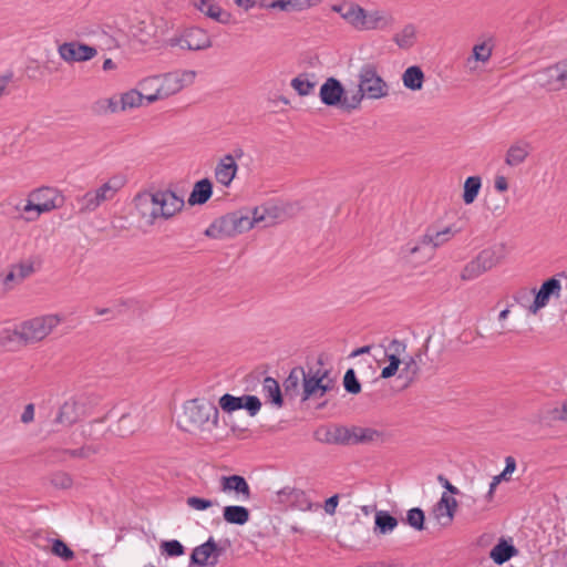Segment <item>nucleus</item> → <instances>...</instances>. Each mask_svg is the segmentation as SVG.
<instances>
[{
    "label": "nucleus",
    "instance_id": "f257e3e1",
    "mask_svg": "<svg viewBox=\"0 0 567 567\" xmlns=\"http://www.w3.org/2000/svg\"><path fill=\"white\" fill-rule=\"evenodd\" d=\"M218 417L219 411L213 402L204 398H196L184 403L179 426L188 433L212 431L218 426Z\"/></svg>",
    "mask_w": 567,
    "mask_h": 567
},
{
    "label": "nucleus",
    "instance_id": "f03ea898",
    "mask_svg": "<svg viewBox=\"0 0 567 567\" xmlns=\"http://www.w3.org/2000/svg\"><path fill=\"white\" fill-rule=\"evenodd\" d=\"M359 89L352 94V102L360 107L364 96L372 100L385 97L389 85L378 72V65L372 62L364 63L359 71Z\"/></svg>",
    "mask_w": 567,
    "mask_h": 567
},
{
    "label": "nucleus",
    "instance_id": "7ed1b4c3",
    "mask_svg": "<svg viewBox=\"0 0 567 567\" xmlns=\"http://www.w3.org/2000/svg\"><path fill=\"white\" fill-rule=\"evenodd\" d=\"M64 204V196L53 187L43 186L30 194V198L22 207L27 221H33L39 218L43 213L62 207Z\"/></svg>",
    "mask_w": 567,
    "mask_h": 567
},
{
    "label": "nucleus",
    "instance_id": "20e7f679",
    "mask_svg": "<svg viewBox=\"0 0 567 567\" xmlns=\"http://www.w3.org/2000/svg\"><path fill=\"white\" fill-rule=\"evenodd\" d=\"M249 208H241L215 219L205 230L209 238L233 237L251 229L248 223Z\"/></svg>",
    "mask_w": 567,
    "mask_h": 567
},
{
    "label": "nucleus",
    "instance_id": "39448f33",
    "mask_svg": "<svg viewBox=\"0 0 567 567\" xmlns=\"http://www.w3.org/2000/svg\"><path fill=\"white\" fill-rule=\"evenodd\" d=\"M319 97L322 104L328 107H338L343 112L350 113L359 109L358 104L352 102V95L348 97L347 91L337 78H328L320 86Z\"/></svg>",
    "mask_w": 567,
    "mask_h": 567
},
{
    "label": "nucleus",
    "instance_id": "423d86ee",
    "mask_svg": "<svg viewBox=\"0 0 567 567\" xmlns=\"http://www.w3.org/2000/svg\"><path fill=\"white\" fill-rule=\"evenodd\" d=\"M63 318L59 315H45L35 317L24 321L20 330H14L24 342L41 341L44 339L61 321Z\"/></svg>",
    "mask_w": 567,
    "mask_h": 567
},
{
    "label": "nucleus",
    "instance_id": "0eeeda50",
    "mask_svg": "<svg viewBox=\"0 0 567 567\" xmlns=\"http://www.w3.org/2000/svg\"><path fill=\"white\" fill-rule=\"evenodd\" d=\"M505 257L504 245L483 249L475 259L470 261L462 270L463 280H472L495 267Z\"/></svg>",
    "mask_w": 567,
    "mask_h": 567
},
{
    "label": "nucleus",
    "instance_id": "6e6552de",
    "mask_svg": "<svg viewBox=\"0 0 567 567\" xmlns=\"http://www.w3.org/2000/svg\"><path fill=\"white\" fill-rule=\"evenodd\" d=\"M178 81L174 72L167 73L163 78L152 76L143 80L141 82L143 91L148 90V86H156L154 94L145 95V100L147 103H153L178 93L183 90V84H179Z\"/></svg>",
    "mask_w": 567,
    "mask_h": 567
},
{
    "label": "nucleus",
    "instance_id": "1a4fd4ad",
    "mask_svg": "<svg viewBox=\"0 0 567 567\" xmlns=\"http://www.w3.org/2000/svg\"><path fill=\"white\" fill-rule=\"evenodd\" d=\"M167 45L179 47L189 51H199L213 45L208 33L198 27L187 28L181 35L169 38Z\"/></svg>",
    "mask_w": 567,
    "mask_h": 567
},
{
    "label": "nucleus",
    "instance_id": "9d476101",
    "mask_svg": "<svg viewBox=\"0 0 567 567\" xmlns=\"http://www.w3.org/2000/svg\"><path fill=\"white\" fill-rule=\"evenodd\" d=\"M155 198L157 206H154L153 210H151V224L157 217L165 219L173 217L176 213L181 212L185 205L183 197H179L171 189L156 192Z\"/></svg>",
    "mask_w": 567,
    "mask_h": 567
},
{
    "label": "nucleus",
    "instance_id": "9b49d317",
    "mask_svg": "<svg viewBox=\"0 0 567 567\" xmlns=\"http://www.w3.org/2000/svg\"><path fill=\"white\" fill-rule=\"evenodd\" d=\"M219 406L226 413H233L237 410L244 409L250 416L257 415L261 408V401L258 396L251 394H244L241 396H235L229 393H225L219 398Z\"/></svg>",
    "mask_w": 567,
    "mask_h": 567
},
{
    "label": "nucleus",
    "instance_id": "f8f14e48",
    "mask_svg": "<svg viewBox=\"0 0 567 567\" xmlns=\"http://www.w3.org/2000/svg\"><path fill=\"white\" fill-rule=\"evenodd\" d=\"M224 548L218 546L213 537H209L204 544L193 549L190 554V565L206 567L215 566L218 557L224 553Z\"/></svg>",
    "mask_w": 567,
    "mask_h": 567
},
{
    "label": "nucleus",
    "instance_id": "ddd939ff",
    "mask_svg": "<svg viewBox=\"0 0 567 567\" xmlns=\"http://www.w3.org/2000/svg\"><path fill=\"white\" fill-rule=\"evenodd\" d=\"M58 52L61 59L69 63L90 61L97 54L94 47L79 41L60 44Z\"/></svg>",
    "mask_w": 567,
    "mask_h": 567
},
{
    "label": "nucleus",
    "instance_id": "4468645a",
    "mask_svg": "<svg viewBox=\"0 0 567 567\" xmlns=\"http://www.w3.org/2000/svg\"><path fill=\"white\" fill-rule=\"evenodd\" d=\"M333 391H340L336 377L321 381H319V378H316L309 383L302 384L301 402L321 399Z\"/></svg>",
    "mask_w": 567,
    "mask_h": 567
},
{
    "label": "nucleus",
    "instance_id": "2eb2a0df",
    "mask_svg": "<svg viewBox=\"0 0 567 567\" xmlns=\"http://www.w3.org/2000/svg\"><path fill=\"white\" fill-rule=\"evenodd\" d=\"M561 290L560 281L556 277L546 279L538 290L535 289V297L528 310L537 313L542 308L546 307L551 296H559Z\"/></svg>",
    "mask_w": 567,
    "mask_h": 567
},
{
    "label": "nucleus",
    "instance_id": "dca6fc26",
    "mask_svg": "<svg viewBox=\"0 0 567 567\" xmlns=\"http://www.w3.org/2000/svg\"><path fill=\"white\" fill-rule=\"evenodd\" d=\"M534 76L535 82L547 91L556 92L564 89L558 62L537 71Z\"/></svg>",
    "mask_w": 567,
    "mask_h": 567
},
{
    "label": "nucleus",
    "instance_id": "f3484780",
    "mask_svg": "<svg viewBox=\"0 0 567 567\" xmlns=\"http://www.w3.org/2000/svg\"><path fill=\"white\" fill-rule=\"evenodd\" d=\"M277 494L280 503H286L296 509L310 511L312 508L310 498L302 489L287 486L280 489Z\"/></svg>",
    "mask_w": 567,
    "mask_h": 567
},
{
    "label": "nucleus",
    "instance_id": "a211bd4d",
    "mask_svg": "<svg viewBox=\"0 0 567 567\" xmlns=\"http://www.w3.org/2000/svg\"><path fill=\"white\" fill-rule=\"evenodd\" d=\"M302 384H305V368L301 365L293 367L282 382L284 395L288 400L301 398Z\"/></svg>",
    "mask_w": 567,
    "mask_h": 567
},
{
    "label": "nucleus",
    "instance_id": "6ab92c4d",
    "mask_svg": "<svg viewBox=\"0 0 567 567\" xmlns=\"http://www.w3.org/2000/svg\"><path fill=\"white\" fill-rule=\"evenodd\" d=\"M456 508L457 501L443 493L441 499L434 505L432 513L442 526H447L452 523Z\"/></svg>",
    "mask_w": 567,
    "mask_h": 567
},
{
    "label": "nucleus",
    "instance_id": "aec40b11",
    "mask_svg": "<svg viewBox=\"0 0 567 567\" xmlns=\"http://www.w3.org/2000/svg\"><path fill=\"white\" fill-rule=\"evenodd\" d=\"M238 165L231 154L225 155L216 165L215 178L223 186L228 187L235 178Z\"/></svg>",
    "mask_w": 567,
    "mask_h": 567
},
{
    "label": "nucleus",
    "instance_id": "412c9836",
    "mask_svg": "<svg viewBox=\"0 0 567 567\" xmlns=\"http://www.w3.org/2000/svg\"><path fill=\"white\" fill-rule=\"evenodd\" d=\"M203 14L213 19L214 21L221 24H229L231 21V13L224 10L214 0H199L198 3L194 4Z\"/></svg>",
    "mask_w": 567,
    "mask_h": 567
},
{
    "label": "nucleus",
    "instance_id": "4be33fe9",
    "mask_svg": "<svg viewBox=\"0 0 567 567\" xmlns=\"http://www.w3.org/2000/svg\"><path fill=\"white\" fill-rule=\"evenodd\" d=\"M80 409L81 406L79 402L74 398H71L59 408L58 414L53 422L55 424L71 426L79 421Z\"/></svg>",
    "mask_w": 567,
    "mask_h": 567
},
{
    "label": "nucleus",
    "instance_id": "5701e85b",
    "mask_svg": "<svg viewBox=\"0 0 567 567\" xmlns=\"http://www.w3.org/2000/svg\"><path fill=\"white\" fill-rule=\"evenodd\" d=\"M220 489L223 492H235L236 494L241 495L244 499H249L251 497L250 487L246 478L241 475L233 474L229 476H221Z\"/></svg>",
    "mask_w": 567,
    "mask_h": 567
},
{
    "label": "nucleus",
    "instance_id": "b1692460",
    "mask_svg": "<svg viewBox=\"0 0 567 567\" xmlns=\"http://www.w3.org/2000/svg\"><path fill=\"white\" fill-rule=\"evenodd\" d=\"M279 217V209L277 206H268L262 205L260 207H255L254 209H249L248 223L251 224V227L255 224L264 223V226H270L276 223V219Z\"/></svg>",
    "mask_w": 567,
    "mask_h": 567
},
{
    "label": "nucleus",
    "instance_id": "393cba45",
    "mask_svg": "<svg viewBox=\"0 0 567 567\" xmlns=\"http://www.w3.org/2000/svg\"><path fill=\"white\" fill-rule=\"evenodd\" d=\"M213 182L209 178H203L194 184L188 197L190 206L206 204L213 195Z\"/></svg>",
    "mask_w": 567,
    "mask_h": 567
},
{
    "label": "nucleus",
    "instance_id": "a878e982",
    "mask_svg": "<svg viewBox=\"0 0 567 567\" xmlns=\"http://www.w3.org/2000/svg\"><path fill=\"white\" fill-rule=\"evenodd\" d=\"M349 430V445L350 444H368L378 441L383 436V433L371 427L351 426Z\"/></svg>",
    "mask_w": 567,
    "mask_h": 567
},
{
    "label": "nucleus",
    "instance_id": "bb28decb",
    "mask_svg": "<svg viewBox=\"0 0 567 567\" xmlns=\"http://www.w3.org/2000/svg\"><path fill=\"white\" fill-rule=\"evenodd\" d=\"M262 393L266 401L276 408H282L285 400L279 382L271 377H266L262 381Z\"/></svg>",
    "mask_w": 567,
    "mask_h": 567
},
{
    "label": "nucleus",
    "instance_id": "cd10ccee",
    "mask_svg": "<svg viewBox=\"0 0 567 567\" xmlns=\"http://www.w3.org/2000/svg\"><path fill=\"white\" fill-rule=\"evenodd\" d=\"M518 554V549L508 540L501 539L489 551V557L497 565H503Z\"/></svg>",
    "mask_w": 567,
    "mask_h": 567
},
{
    "label": "nucleus",
    "instance_id": "c85d7f7f",
    "mask_svg": "<svg viewBox=\"0 0 567 567\" xmlns=\"http://www.w3.org/2000/svg\"><path fill=\"white\" fill-rule=\"evenodd\" d=\"M516 468V461L513 456H507L505 458V468L502 471L501 474L493 477L492 482L488 484V489L484 494V498L487 503L492 502L494 498V493L497 487V485L502 481H508L509 476L513 474V472Z\"/></svg>",
    "mask_w": 567,
    "mask_h": 567
},
{
    "label": "nucleus",
    "instance_id": "c756f323",
    "mask_svg": "<svg viewBox=\"0 0 567 567\" xmlns=\"http://www.w3.org/2000/svg\"><path fill=\"white\" fill-rule=\"evenodd\" d=\"M530 145L527 142H518L509 146L506 152L505 163L508 166H518L525 162L529 155Z\"/></svg>",
    "mask_w": 567,
    "mask_h": 567
},
{
    "label": "nucleus",
    "instance_id": "7c9ffc66",
    "mask_svg": "<svg viewBox=\"0 0 567 567\" xmlns=\"http://www.w3.org/2000/svg\"><path fill=\"white\" fill-rule=\"evenodd\" d=\"M223 518L228 524L241 526L249 520L250 512L240 505H228L223 508Z\"/></svg>",
    "mask_w": 567,
    "mask_h": 567
},
{
    "label": "nucleus",
    "instance_id": "2f4dec72",
    "mask_svg": "<svg viewBox=\"0 0 567 567\" xmlns=\"http://www.w3.org/2000/svg\"><path fill=\"white\" fill-rule=\"evenodd\" d=\"M399 522L396 517L386 511H375L374 515V533L377 535H386L395 529Z\"/></svg>",
    "mask_w": 567,
    "mask_h": 567
},
{
    "label": "nucleus",
    "instance_id": "473e14b6",
    "mask_svg": "<svg viewBox=\"0 0 567 567\" xmlns=\"http://www.w3.org/2000/svg\"><path fill=\"white\" fill-rule=\"evenodd\" d=\"M424 72L419 65L409 66L402 74V81L406 89L419 91L424 83Z\"/></svg>",
    "mask_w": 567,
    "mask_h": 567
},
{
    "label": "nucleus",
    "instance_id": "72a5a7b5",
    "mask_svg": "<svg viewBox=\"0 0 567 567\" xmlns=\"http://www.w3.org/2000/svg\"><path fill=\"white\" fill-rule=\"evenodd\" d=\"M140 425V416L137 413L132 412L123 413L117 421L115 429L116 435L125 437L133 434Z\"/></svg>",
    "mask_w": 567,
    "mask_h": 567
},
{
    "label": "nucleus",
    "instance_id": "f704fd0d",
    "mask_svg": "<svg viewBox=\"0 0 567 567\" xmlns=\"http://www.w3.org/2000/svg\"><path fill=\"white\" fill-rule=\"evenodd\" d=\"M342 18L358 30H362L365 10L357 3H348L347 10L342 12Z\"/></svg>",
    "mask_w": 567,
    "mask_h": 567
},
{
    "label": "nucleus",
    "instance_id": "c9c22d12",
    "mask_svg": "<svg viewBox=\"0 0 567 567\" xmlns=\"http://www.w3.org/2000/svg\"><path fill=\"white\" fill-rule=\"evenodd\" d=\"M482 187V178L477 175L470 176L463 185L462 199L466 205L474 203Z\"/></svg>",
    "mask_w": 567,
    "mask_h": 567
},
{
    "label": "nucleus",
    "instance_id": "e433bc0d",
    "mask_svg": "<svg viewBox=\"0 0 567 567\" xmlns=\"http://www.w3.org/2000/svg\"><path fill=\"white\" fill-rule=\"evenodd\" d=\"M326 357L323 353L318 355L317 365L318 368L308 367L305 369V384L309 383L316 378H319V381L333 378L331 375V369L323 368Z\"/></svg>",
    "mask_w": 567,
    "mask_h": 567
},
{
    "label": "nucleus",
    "instance_id": "4c0bfd02",
    "mask_svg": "<svg viewBox=\"0 0 567 567\" xmlns=\"http://www.w3.org/2000/svg\"><path fill=\"white\" fill-rule=\"evenodd\" d=\"M155 199V193H142L135 196V207L142 217L151 218V210H153L154 206H157Z\"/></svg>",
    "mask_w": 567,
    "mask_h": 567
},
{
    "label": "nucleus",
    "instance_id": "58836bf2",
    "mask_svg": "<svg viewBox=\"0 0 567 567\" xmlns=\"http://www.w3.org/2000/svg\"><path fill=\"white\" fill-rule=\"evenodd\" d=\"M416 40V29L412 23L404 25L401 32L394 34L393 41L401 49H410Z\"/></svg>",
    "mask_w": 567,
    "mask_h": 567
},
{
    "label": "nucleus",
    "instance_id": "ea45409f",
    "mask_svg": "<svg viewBox=\"0 0 567 567\" xmlns=\"http://www.w3.org/2000/svg\"><path fill=\"white\" fill-rule=\"evenodd\" d=\"M349 440L350 439L348 427L339 425L331 431H327L324 439H322L321 441L329 444L349 445Z\"/></svg>",
    "mask_w": 567,
    "mask_h": 567
},
{
    "label": "nucleus",
    "instance_id": "a19ab883",
    "mask_svg": "<svg viewBox=\"0 0 567 567\" xmlns=\"http://www.w3.org/2000/svg\"><path fill=\"white\" fill-rule=\"evenodd\" d=\"M404 523L417 532L425 529V513L420 507H413L406 512Z\"/></svg>",
    "mask_w": 567,
    "mask_h": 567
},
{
    "label": "nucleus",
    "instance_id": "79ce46f5",
    "mask_svg": "<svg viewBox=\"0 0 567 567\" xmlns=\"http://www.w3.org/2000/svg\"><path fill=\"white\" fill-rule=\"evenodd\" d=\"M106 416L96 419L81 427V435L87 441H97L102 439L106 431L97 430L96 426L104 422Z\"/></svg>",
    "mask_w": 567,
    "mask_h": 567
},
{
    "label": "nucleus",
    "instance_id": "37998d69",
    "mask_svg": "<svg viewBox=\"0 0 567 567\" xmlns=\"http://www.w3.org/2000/svg\"><path fill=\"white\" fill-rule=\"evenodd\" d=\"M143 92L137 90H130L121 95V110L125 111L126 109L137 107L142 104V101L145 99Z\"/></svg>",
    "mask_w": 567,
    "mask_h": 567
},
{
    "label": "nucleus",
    "instance_id": "c03bdc74",
    "mask_svg": "<svg viewBox=\"0 0 567 567\" xmlns=\"http://www.w3.org/2000/svg\"><path fill=\"white\" fill-rule=\"evenodd\" d=\"M292 89L300 95L307 96L315 90L316 83L308 80V74H300L291 80Z\"/></svg>",
    "mask_w": 567,
    "mask_h": 567
},
{
    "label": "nucleus",
    "instance_id": "a18cd8bd",
    "mask_svg": "<svg viewBox=\"0 0 567 567\" xmlns=\"http://www.w3.org/2000/svg\"><path fill=\"white\" fill-rule=\"evenodd\" d=\"M51 553L64 561H70L75 557L74 551L61 538L52 539Z\"/></svg>",
    "mask_w": 567,
    "mask_h": 567
},
{
    "label": "nucleus",
    "instance_id": "49530a36",
    "mask_svg": "<svg viewBox=\"0 0 567 567\" xmlns=\"http://www.w3.org/2000/svg\"><path fill=\"white\" fill-rule=\"evenodd\" d=\"M344 390L352 395H357L361 392V382L357 378L354 369L350 368L346 371L342 380Z\"/></svg>",
    "mask_w": 567,
    "mask_h": 567
},
{
    "label": "nucleus",
    "instance_id": "de8ad7c7",
    "mask_svg": "<svg viewBox=\"0 0 567 567\" xmlns=\"http://www.w3.org/2000/svg\"><path fill=\"white\" fill-rule=\"evenodd\" d=\"M135 29L134 35L141 43H148L156 34L155 28L151 22L140 21L137 25H135Z\"/></svg>",
    "mask_w": 567,
    "mask_h": 567
},
{
    "label": "nucleus",
    "instance_id": "09e8293b",
    "mask_svg": "<svg viewBox=\"0 0 567 567\" xmlns=\"http://www.w3.org/2000/svg\"><path fill=\"white\" fill-rule=\"evenodd\" d=\"M159 548L162 554L167 557H178L185 554V547L176 539L163 540Z\"/></svg>",
    "mask_w": 567,
    "mask_h": 567
},
{
    "label": "nucleus",
    "instance_id": "8fccbe9b",
    "mask_svg": "<svg viewBox=\"0 0 567 567\" xmlns=\"http://www.w3.org/2000/svg\"><path fill=\"white\" fill-rule=\"evenodd\" d=\"M79 212L82 214L86 212H93L102 204V202L99 199V197L93 190L85 193L79 200Z\"/></svg>",
    "mask_w": 567,
    "mask_h": 567
},
{
    "label": "nucleus",
    "instance_id": "3c124183",
    "mask_svg": "<svg viewBox=\"0 0 567 567\" xmlns=\"http://www.w3.org/2000/svg\"><path fill=\"white\" fill-rule=\"evenodd\" d=\"M100 452V445H83L79 449H68L64 453L73 458H89L91 455Z\"/></svg>",
    "mask_w": 567,
    "mask_h": 567
},
{
    "label": "nucleus",
    "instance_id": "603ef678",
    "mask_svg": "<svg viewBox=\"0 0 567 567\" xmlns=\"http://www.w3.org/2000/svg\"><path fill=\"white\" fill-rule=\"evenodd\" d=\"M281 3L280 11H301L312 6L310 0H279Z\"/></svg>",
    "mask_w": 567,
    "mask_h": 567
},
{
    "label": "nucleus",
    "instance_id": "864d4df0",
    "mask_svg": "<svg viewBox=\"0 0 567 567\" xmlns=\"http://www.w3.org/2000/svg\"><path fill=\"white\" fill-rule=\"evenodd\" d=\"M384 17L382 12L380 11H372L367 12L365 11V18L363 22L362 30H375L381 27V22L383 21Z\"/></svg>",
    "mask_w": 567,
    "mask_h": 567
},
{
    "label": "nucleus",
    "instance_id": "5fc2aeb1",
    "mask_svg": "<svg viewBox=\"0 0 567 567\" xmlns=\"http://www.w3.org/2000/svg\"><path fill=\"white\" fill-rule=\"evenodd\" d=\"M419 372V367L416 364L415 358L411 357L408 362H405L404 369L401 371L399 378L403 377V373H405L406 382L404 383L403 388H406L414 379V377Z\"/></svg>",
    "mask_w": 567,
    "mask_h": 567
},
{
    "label": "nucleus",
    "instance_id": "6e6d98bb",
    "mask_svg": "<svg viewBox=\"0 0 567 567\" xmlns=\"http://www.w3.org/2000/svg\"><path fill=\"white\" fill-rule=\"evenodd\" d=\"M120 188V185H111L110 182L104 183L101 187L93 190L99 199L103 203L104 200L111 199L117 189Z\"/></svg>",
    "mask_w": 567,
    "mask_h": 567
},
{
    "label": "nucleus",
    "instance_id": "4d7b16f0",
    "mask_svg": "<svg viewBox=\"0 0 567 567\" xmlns=\"http://www.w3.org/2000/svg\"><path fill=\"white\" fill-rule=\"evenodd\" d=\"M186 504L196 511H206L207 508L214 506L216 503L208 498H203L198 496H189L186 499Z\"/></svg>",
    "mask_w": 567,
    "mask_h": 567
},
{
    "label": "nucleus",
    "instance_id": "13d9d810",
    "mask_svg": "<svg viewBox=\"0 0 567 567\" xmlns=\"http://www.w3.org/2000/svg\"><path fill=\"white\" fill-rule=\"evenodd\" d=\"M51 484L59 488H70L72 486V478L68 473L56 472L51 476Z\"/></svg>",
    "mask_w": 567,
    "mask_h": 567
},
{
    "label": "nucleus",
    "instance_id": "bf43d9fd",
    "mask_svg": "<svg viewBox=\"0 0 567 567\" xmlns=\"http://www.w3.org/2000/svg\"><path fill=\"white\" fill-rule=\"evenodd\" d=\"M535 297V288L528 290L527 288L519 289L514 296L515 302L519 303L523 307L528 308L530 306V298Z\"/></svg>",
    "mask_w": 567,
    "mask_h": 567
},
{
    "label": "nucleus",
    "instance_id": "052dcab7",
    "mask_svg": "<svg viewBox=\"0 0 567 567\" xmlns=\"http://www.w3.org/2000/svg\"><path fill=\"white\" fill-rule=\"evenodd\" d=\"M492 55V49L486 43L476 44L473 48V58L475 61L486 62Z\"/></svg>",
    "mask_w": 567,
    "mask_h": 567
},
{
    "label": "nucleus",
    "instance_id": "680f3d73",
    "mask_svg": "<svg viewBox=\"0 0 567 567\" xmlns=\"http://www.w3.org/2000/svg\"><path fill=\"white\" fill-rule=\"evenodd\" d=\"M381 347L383 348L384 354L394 353L395 355H401V353L405 351V343L396 339L390 341L388 346L382 344Z\"/></svg>",
    "mask_w": 567,
    "mask_h": 567
},
{
    "label": "nucleus",
    "instance_id": "e2e57ef3",
    "mask_svg": "<svg viewBox=\"0 0 567 567\" xmlns=\"http://www.w3.org/2000/svg\"><path fill=\"white\" fill-rule=\"evenodd\" d=\"M118 110V103L114 99H107L96 102V111L104 113H115Z\"/></svg>",
    "mask_w": 567,
    "mask_h": 567
},
{
    "label": "nucleus",
    "instance_id": "0e129e2a",
    "mask_svg": "<svg viewBox=\"0 0 567 567\" xmlns=\"http://www.w3.org/2000/svg\"><path fill=\"white\" fill-rule=\"evenodd\" d=\"M0 280L2 282V287H6L8 291L11 290L16 284L20 282L14 269H11L7 275H0Z\"/></svg>",
    "mask_w": 567,
    "mask_h": 567
},
{
    "label": "nucleus",
    "instance_id": "69168bd1",
    "mask_svg": "<svg viewBox=\"0 0 567 567\" xmlns=\"http://www.w3.org/2000/svg\"><path fill=\"white\" fill-rule=\"evenodd\" d=\"M12 269H14L18 275L19 281L24 280L28 276H30L33 272V265L32 264H19L14 266Z\"/></svg>",
    "mask_w": 567,
    "mask_h": 567
},
{
    "label": "nucleus",
    "instance_id": "338daca9",
    "mask_svg": "<svg viewBox=\"0 0 567 567\" xmlns=\"http://www.w3.org/2000/svg\"><path fill=\"white\" fill-rule=\"evenodd\" d=\"M175 73L179 80L178 83L183 84V89L187 85H190L195 81V78H196V72L190 71V70L175 72Z\"/></svg>",
    "mask_w": 567,
    "mask_h": 567
},
{
    "label": "nucleus",
    "instance_id": "774afa93",
    "mask_svg": "<svg viewBox=\"0 0 567 567\" xmlns=\"http://www.w3.org/2000/svg\"><path fill=\"white\" fill-rule=\"evenodd\" d=\"M433 235H434V240H435L434 247H439L443 243H445L449 239V236L453 235V233L450 227H446L443 230H437V231L433 233Z\"/></svg>",
    "mask_w": 567,
    "mask_h": 567
}]
</instances>
